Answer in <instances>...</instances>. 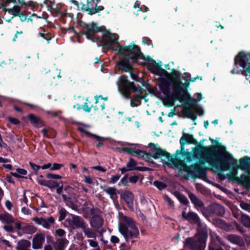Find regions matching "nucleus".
I'll return each mask as SVG.
<instances>
[{"label":"nucleus","mask_w":250,"mask_h":250,"mask_svg":"<svg viewBox=\"0 0 250 250\" xmlns=\"http://www.w3.org/2000/svg\"><path fill=\"white\" fill-rule=\"evenodd\" d=\"M185 160L190 162L198 160L199 164L195 163L189 166L188 173L194 178H201L204 180L207 179L206 169L201 167L200 165L206 163L216 169L215 172L219 177V145L202 146L197 145L192 149L191 152L185 151L183 153Z\"/></svg>","instance_id":"nucleus-1"},{"label":"nucleus","mask_w":250,"mask_h":250,"mask_svg":"<svg viewBox=\"0 0 250 250\" xmlns=\"http://www.w3.org/2000/svg\"><path fill=\"white\" fill-rule=\"evenodd\" d=\"M103 36L105 38L104 41V46L107 48H111V43H118V36L117 34L105 31ZM117 47L122 54L119 63L120 68L125 72H130L132 69V63L137 62L138 59L143 56L139 47L135 44L122 46L119 44Z\"/></svg>","instance_id":"nucleus-2"},{"label":"nucleus","mask_w":250,"mask_h":250,"mask_svg":"<svg viewBox=\"0 0 250 250\" xmlns=\"http://www.w3.org/2000/svg\"><path fill=\"white\" fill-rule=\"evenodd\" d=\"M119 230L127 243L133 244L138 237L139 231L134 221L130 217L123 216L119 224Z\"/></svg>","instance_id":"nucleus-3"},{"label":"nucleus","mask_w":250,"mask_h":250,"mask_svg":"<svg viewBox=\"0 0 250 250\" xmlns=\"http://www.w3.org/2000/svg\"><path fill=\"white\" fill-rule=\"evenodd\" d=\"M169 78L171 80L175 99L180 102L188 101L189 98V95L187 91H185L183 94H182V83L181 82L180 77L177 75H172Z\"/></svg>","instance_id":"nucleus-4"},{"label":"nucleus","mask_w":250,"mask_h":250,"mask_svg":"<svg viewBox=\"0 0 250 250\" xmlns=\"http://www.w3.org/2000/svg\"><path fill=\"white\" fill-rule=\"evenodd\" d=\"M154 66L156 67V72L155 73L161 76H167V78H162L160 80L159 86L161 90V91L164 93V94L167 97H168L170 93V82H171V80L169 78V77L172 75V74H168L166 70L160 67L157 63L154 62ZM172 75H175V74H172Z\"/></svg>","instance_id":"nucleus-5"},{"label":"nucleus","mask_w":250,"mask_h":250,"mask_svg":"<svg viewBox=\"0 0 250 250\" xmlns=\"http://www.w3.org/2000/svg\"><path fill=\"white\" fill-rule=\"evenodd\" d=\"M220 170H227L237 165V161L226 150L224 146L220 144Z\"/></svg>","instance_id":"nucleus-6"},{"label":"nucleus","mask_w":250,"mask_h":250,"mask_svg":"<svg viewBox=\"0 0 250 250\" xmlns=\"http://www.w3.org/2000/svg\"><path fill=\"white\" fill-rule=\"evenodd\" d=\"M207 236L205 233L199 234L193 238H188L185 247L191 250H204Z\"/></svg>","instance_id":"nucleus-7"},{"label":"nucleus","mask_w":250,"mask_h":250,"mask_svg":"<svg viewBox=\"0 0 250 250\" xmlns=\"http://www.w3.org/2000/svg\"><path fill=\"white\" fill-rule=\"evenodd\" d=\"M118 84L119 90L126 98L129 97L130 90H133V91L137 90V88L135 86L134 83L128 82L126 77L125 76H122L120 77Z\"/></svg>","instance_id":"nucleus-8"},{"label":"nucleus","mask_w":250,"mask_h":250,"mask_svg":"<svg viewBox=\"0 0 250 250\" xmlns=\"http://www.w3.org/2000/svg\"><path fill=\"white\" fill-rule=\"evenodd\" d=\"M96 0H87L86 4H83L82 6V9L88 12L89 15H93L98 13L104 9V6L100 5L98 6Z\"/></svg>","instance_id":"nucleus-9"},{"label":"nucleus","mask_w":250,"mask_h":250,"mask_svg":"<svg viewBox=\"0 0 250 250\" xmlns=\"http://www.w3.org/2000/svg\"><path fill=\"white\" fill-rule=\"evenodd\" d=\"M148 146L152 148V150L154 152L153 154V158L154 159L161 158L162 157H165L166 160L167 161H170L172 158L169 155V154L165 150H163L158 147L153 143H150Z\"/></svg>","instance_id":"nucleus-10"},{"label":"nucleus","mask_w":250,"mask_h":250,"mask_svg":"<svg viewBox=\"0 0 250 250\" xmlns=\"http://www.w3.org/2000/svg\"><path fill=\"white\" fill-rule=\"evenodd\" d=\"M33 221L36 224L42 225L46 229H50L51 226L53 225L55 222V218L52 216L46 218L36 217L33 218Z\"/></svg>","instance_id":"nucleus-11"},{"label":"nucleus","mask_w":250,"mask_h":250,"mask_svg":"<svg viewBox=\"0 0 250 250\" xmlns=\"http://www.w3.org/2000/svg\"><path fill=\"white\" fill-rule=\"evenodd\" d=\"M85 34L87 38L90 39L97 32L101 31L100 27H98L96 23L93 22L90 24H86L83 28Z\"/></svg>","instance_id":"nucleus-12"},{"label":"nucleus","mask_w":250,"mask_h":250,"mask_svg":"<svg viewBox=\"0 0 250 250\" xmlns=\"http://www.w3.org/2000/svg\"><path fill=\"white\" fill-rule=\"evenodd\" d=\"M45 241V235L42 233L36 234L33 239L32 247L34 249H39L42 248Z\"/></svg>","instance_id":"nucleus-13"},{"label":"nucleus","mask_w":250,"mask_h":250,"mask_svg":"<svg viewBox=\"0 0 250 250\" xmlns=\"http://www.w3.org/2000/svg\"><path fill=\"white\" fill-rule=\"evenodd\" d=\"M233 178L237 181L238 183H241L247 188H250V176L245 174H242L240 177H236L237 171L236 170L232 172Z\"/></svg>","instance_id":"nucleus-14"},{"label":"nucleus","mask_w":250,"mask_h":250,"mask_svg":"<svg viewBox=\"0 0 250 250\" xmlns=\"http://www.w3.org/2000/svg\"><path fill=\"white\" fill-rule=\"evenodd\" d=\"M182 217L185 219L188 220L190 223L197 224L198 226L201 225L199 217L194 212H190L186 213L185 211H183Z\"/></svg>","instance_id":"nucleus-15"},{"label":"nucleus","mask_w":250,"mask_h":250,"mask_svg":"<svg viewBox=\"0 0 250 250\" xmlns=\"http://www.w3.org/2000/svg\"><path fill=\"white\" fill-rule=\"evenodd\" d=\"M71 225L73 228H81L83 229L86 226V223L83 218L73 215L71 220Z\"/></svg>","instance_id":"nucleus-16"},{"label":"nucleus","mask_w":250,"mask_h":250,"mask_svg":"<svg viewBox=\"0 0 250 250\" xmlns=\"http://www.w3.org/2000/svg\"><path fill=\"white\" fill-rule=\"evenodd\" d=\"M90 225L95 229H100L104 224V219L102 216L98 215H94L90 221Z\"/></svg>","instance_id":"nucleus-17"},{"label":"nucleus","mask_w":250,"mask_h":250,"mask_svg":"<svg viewBox=\"0 0 250 250\" xmlns=\"http://www.w3.org/2000/svg\"><path fill=\"white\" fill-rule=\"evenodd\" d=\"M28 118L30 121L31 124L35 127L40 128L44 125L42 121L33 114L28 115Z\"/></svg>","instance_id":"nucleus-18"},{"label":"nucleus","mask_w":250,"mask_h":250,"mask_svg":"<svg viewBox=\"0 0 250 250\" xmlns=\"http://www.w3.org/2000/svg\"><path fill=\"white\" fill-rule=\"evenodd\" d=\"M170 161H171L173 164L180 170L187 172L188 171L189 166H188L183 161L177 159L173 160L172 159Z\"/></svg>","instance_id":"nucleus-19"},{"label":"nucleus","mask_w":250,"mask_h":250,"mask_svg":"<svg viewBox=\"0 0 250 250\" xmlns=\"http://www.w3.org/2000/svg\"><path fill=\"white\" fill-rule=\"evenodd\" d=\"M124 200L125 201L129 208H132L133 205L134 196L129 191H126L122 195Z\"/></svg>","instance_id":"nucleus-20"},{"label":"nucleus","mask_w":250,"mask_h":250,"mask_svg":"<svg viewBox=\"0 0 250 250\" xmlns=\"http://www.w3.org/2000/svg\"><path fill=\"white\" fill-rule=\"evenodd\" d=\"M67 243L68 241L66 239L59 238L53 243V245L55 250H63Z\"/></svg>","instance_id":"nucleus-21"},{"label":"nucleus","mask_w":250,"mask_h":250,"mask_svg":"<svg viewBox=\"0 0 250 250\" xmlns=\"http://www.w3.org/2000/svg\"><path fill=\"white\" fill-rule=\"evenodd\" d=\"M31 246V243L27 240H21L18 242L16 247L17 250H31L29 248Z\"/></svg>","instance_id":"nucleus-22"},{"label":"nucleus","mask_w":250,"mask_h":250,"mask_svg":"<svg viewBox=\"0 0 250 250\" xmlns=\"http://www.w3.org/2000/svg\"><path fill=\"white\" fill-rule=\"evenodd\" d=\"M83 212L87 215H92L96 214L97 212V209L94 208L91 204H84L83 208Z\"/></svg>","instance_id":"nucleus-23"},{"label":"nucleus","mask_w":250,"mask_h":250,"mask_svg":"<svg viewBox=\"0 0 250 250\" xmlns=\"http://www.w3.org/2000/svg\"><path fill=\"white\" fill-rule=\"evenodd\" d=\"M185 140L188 143L195 144L197 142L194 140L192 135L184 133L180 139V143L182 144V140Z\"/></svg>","instance_id":"nucleus-24"},{"label":"nucleus","mask_w":250,"mask_h":250,"mask_svg":"<svg viewBox=\"0 0 250 250\" xmlns=\"http://www.w3.org/2000/svg\"><path fill=\"white\" fill-rule=\"evenodd\" d=\"M182 113L187 117L195 120L196 119V115L194 114L189 107H184L182 110Z\"/></svg>","instance_id":"nucleus-25"},{"label":"nucleus","mask_w":250,"mask_h":250,"mask_svg":"<svg viewBox=\"0 0 250 250\" xmlns=\"http://www.w3.org/2000/svg\"><path fill=\"white\" fill-rule=\"evenodd\" d=\"M0 220H1L3 223H6L8 224L13 223L14 222V218L12 216L8 213L0 214Z\"/></svg>","instance_id":"nucleus-26"},{"label":"nucleus","mask_w":250,"mask_h":250,"mask_svg":"<svg viewBox=\"0 0 250 250\" xmlns=\"http://www.w3.org/2000/svg\"><path fill=\"white\" fill-rule=\"evenodd\" d=\"M84 234L88 238H95L96 237V231L93 230L90 228H86V226L83 229Z\"/></svg>","instance_id":"nucleus-27"},{"label":"nucleus","mask_w":250,"mask_h":250,"mask_svg":"<svg viewBox=\"0 0 250 250\" xmlns=\"http://www.w3.org/2000/svg\"><path fill=\"white\" fill-rule=\"evenodd\" d=\"M189 197L191 202L195 205V206L199 207H202L204 206L203 202L200 200L194 194L190 193L189 194Z\"/></svg>","instance_id":"nucleus-28"},{"label":"nucleus","mask_w":250,"mask_h":250,"mask_svg":"<svg viewBox=\"0 0 250 250\" xmlns=\"http://www.w3.org/2000/svg\"><path fill=\"white\" fill-rule=\"evenodd\" d=\"M228 240L232 243L239 245L241 243V238L235 234H231L228 236Z\"/></svg>","instance_id":"nucleus-29"},{"label":"nucleus","mask_w":250,"mask_h":250,"mask_svg":"<svg viewBox=\"0 0 250 250\" xmlns=\"http://www.w3.org/2000/svg\"><path fill=\"white\" fill-rule=\"evenodd\" d=\"M104 191L110 195L111 198L113 200V196L117 194V189L114 188L106 187L104 186L102 187Z\"/></svg>","instance_id":"nucleus-30"},{"label":"nucleus","mask_w":250,"mask_h":250,"mask_svg":"<svg viewBox=\"0 0 250 250\" xmlns=\"http://www.w3.org/2000/svg\"><path fill=\"white\" fill-rule=\"evenodd\" d=\"M139 153H140L139 156H142L146 161L149 163L152 164L154 163V162L152 160L153 155H151L150 153L145 152V151L142 150H139Z\"/></svg>","instance_id":"nucleus-31"},{"label":"nucleus","mask_w":250,"mask_h":250,"mask_svg":"<svg viewBox=\"0 0 250 250\" xmlns=\"http://www.w3.org/2000/svg\"><path fill=\"white\" fill-rule=\"evenodd\" d=\"M210 213L213 215H219V205L217 204H212L209 207Z\"/></svg>","instance_id":"nucleus-32"},{"label":"nucleus","mask_w":250,"mask_h":250,"mask_svg":"<svg viewBox=\"0 0 250 250\" xmlns=\"http://www.w3.org/2000/svg\"><path fill=\"white\" fill-rule=\"evenodd\" d=\"M6 11L12 13L15 16L21 17L20 7L18 6H15L12 8L6 9Z\"/></svg>","instance_id":"nucleus-33"},{"label":"nucleus","mask_w":250,"mask_h":250,"mask_svg":"<svg viewBox=\"0 0 250 250\" xmlns=\"http://www.w3.org/2000/svg\"><path fill=\"white\" fill-rule=\"evenodd\" d=\"M137 163L132 158H130L129 161L126 164V167L129 170H135L136 168Z\"/></svg>","instance_id":"nucleus-34"},{"label":"nucleus","mask_w":250,"mask_h":250,"mask_svg":"<svg viewBox=\"0 0 250 250\" xmlns=\"http://www.w3.org/2000/svg\"><path fill=\"white\" fill-rule=\"evenodd\" d=\"M22 230L27 233L31 234L36 232V228L32 226L28 225L22 229Z\"/></svg>","instance_id":"nucleus-35"},{"label":"nucleus","mask_w":250,"mask_h":250,"mask_svg":"<svg viewBox=\"0 0 250 250\" xmlns=\"http://www.w3.org/2000/svg\"><path fill=\"white\" fill-rule=\"evenodd\" d=\"M242 222L247 227H250V218L247 215L243 214L241 216Z\"/></svg>","instance_id":"nucleus-36"},{"label":"nucleus","mask_w":250,"mask_h":250,"mask_svg":"<svg viewBox=\"0 0 250 250\" xmlns=\"http://www.w3.org/2000/svg\"><path fill=\"white\" fill-rule=\"evenodd\" d=\"M45 186L48 187L50 188H55L59 187V184L54 181L49 180L47 181Z\"/></svg>","instance_id":"nucleus-37"},{"label":"nucleus","mask_w":250,"mask_h":250,"mask_svg":"<svg viewBox=\"0 0 250 250\" xmlns=\"http://www.w3.org/2000/svg\"><path fill=\"white\" fill-rule=\"evenodd\" d=\"M153 184L160 190L163 189L167 187L166 184L158 181H154Z\"/></svg>","instance_id":"nucleus-38"},{"label":"nucleus","mask_w":250,"mask_h":250,"mask_svg":"<svg viewBox=\"0 0 250 250\" xmlns=\"http://www.w3.org/2000/svg\"><path fill=\"white\" fill-rule=\"evenodd\" d=\"M41 30L42 32H40L39 34L40 36L43 38L45 40H46L48 42H49L50 40H51V36L48 33L45 34V31L43 28H41Z\"/></svg>","instance_id":"nucleus-39"},{"label":"nucleus","mask_w":250,"mask_h":250,"mask_svg":"<svg viewBox=\"0 0 250 250\" xmlns=\"http://www.w3.org/2000/svg\"><path fill=\"white\" fill-rule=\"evenodd\" d=\"M177 198L179 200V201L181 202V203L186 205L188 203V200L187 198L184 195L179 193L177 195Z\"/></svg>","instance_id":"nucleus-40"},{"label":"nucleus","mask_w":250,"mask_h":250,"mask_svg":"<svg viewBox=\"0 0 250 250\" xmlns=\"http://www.w3.org/2000/svg\"><path fill=\"white\" fill-rule=\"evenodd\" d=\"M125 151H126L127 152H128L129 154H136L138 155V156H139V153H139V151L140 150L139 149H136L135 148H125Z\"/></svg>","instance_id":"nucleus-41"},{"label":"nucleus","mask_w":250,"mask_h":250,"mask_svg":"<svg viewBox=\"0 0 250 250\" xmlns=\"http://www.w3.org/2000/svg\"><path fill=\"white\" fill-rule=\"evenodd\" d=\"M59 213L60 215L59 221H62L65 218L66 215V211L64 208H62L59 210Z\"/></svg>","instance_id":"nucleus-42"},{"label":"nucleus","mask_w":250,"mask_h":250,"mask_svg":"<svg viewBox=\"0 0 250 250\" xmlns=\"http://www.w3.org/2000/svg\"><path fill=\"white\" fill-rule=\"evenodd\" d=\"M46 177L50 179H61L62 176L59 175L54 174L53 173H48Z\"/></svg>","instance_id":"nucleus-43"},{"label":"nucleus","mask_w":250,"mask_h":250,"mask_svg":"<svg viewBox=\"0 0 250 250\" xmlns=\"http://www.w3.org/2000/svg\"><path fill=\"white\" fill-rule=\"evenodd\" d=\"M88 242H89V244L91 247L96 248H99L98 244L96 241L92 239H89L88 240Z\"/></svg>","instance_id":"nucleus-44"},{"label":"nucleus","mask_w":250,"mask_h":250,"mask_svg":"<svg viewBox=\"0 0 250 250\" xmlns=\"http://www.w3.org/2000/svg\"><path fill=\"white\" fill-rule=\"evenodd\" d=\"M29 165L30 167L35 170L36 172H37L38 170L41 168V167L37 165L34 163H32L31 162L29 163Z\"/></svg>","instance_id":"nucleus-45"},{"label":"nucleus","mask_w":250,"mask_h":250,"mask_svg":"<svg viewBox=\"0 0 250 250\" xmlns=\"http://www.w3.org/2000/svg\"><path fill=\"white\" fill-rule=\"evenodd\" d=\"M62 167V165L54 163L53 164L52 167H51V170L59 169Z\"/></svg>","instance_id":"nucleus-46"},{"label":"nucleus","mask_w":250,"mask_h":250,"mask_svg":"<svg viewBox=\"0 0 250 250\" xmlns=\"http://www.w3.org/2000/svg\"><path fill=\"white\" fill-rule=\"evenodd\" d=\"M55 232L59 236H62L65 233V231L62 229H56Z\"/></svg>","instance_id":"nucleus-47"},{"label":"nucleus","mask_w":250,"mask_h":250,"mask_svg":"<svg viewBox=\"0 0 250 250\" xmlns=\"http://www.w3.org/2000/svg\"><path fill=\"white\" fill-rule=\"evenodd\" d=\"M3 229L7 232H12L14 231V228L11 226L5 225L3 226Z\"/></svg>","instance_id":"nucleus-48"},{"label":"nucleus","mask_w":250,"mask_h":250,"mask_svg":"<svg viewBox=\"0 0 250 250\" xmlns=\"http://www.w3.org/2000/svg\"><path fill=\"white\" fill-rule=\"evenodd\" d=\"M138 180V177L137 176H132L129 178V181L130 183H136Z\"/></svg>","instance_id":"nucleus-49"},{"label":"nucleus","mask_w":250,"mask_h":250,"mask_svg":"<svg viewBox=\"0 0 250 250\" xmlns=\"http://www.w3.org/2000/svg\"><path fill=\"white\" fill-rule=\"evenodd\" d=\"M9 121L14 125H17L20 123L19 120L16 118L9 117L8 118Z\"/></svg>","instance_id":"nucleus-50"},{"label":"nucleus","mask_w":250,"mask_h":250,"mask_svg":"<svg viewBox=\"0 0 250 250\" xmlns=\"http://www.w3.org/2000/svg\"><path fill=\"white\" fill-rule=\"evenodd\" d=\"M120 178V175H116L113 176L111 178V182L113 183H116Z\"/></svg>","instance_id":"nucleus-51"},{"label":"nucleus","mask_w":250,"mask_h":250,"mask_svg":"<svg viewBox=\"0 0 250 250\" xmlns=\"http://www.w3.org/2000/svg\"><path fill=\"white\" fill-rule=\"evenodd\" d=\"M84 181L85 183L89 184H92L93 182L92 179L89 176H84Z\"/></svg>","instance_id":"nucleus-52"},{"label":"nucleus","mask_w":250,"mask_h":250,"mask_svg":"<svg viewBox=\"0 0 250 250\" xmlns=\"http://www.w3.org/2000/svg\"><path fill=\"white\" fill-rule=\"evenodd\" d=\"M0 241L1 242H2L3 244L6 245L9 248H12V247L11 245L10 244V242L8 241H7V240H6L5 239H4L3 238H0Z\"/></svg>","instance_id":"nucleus-53"},{"label":"nucleus","mask_w":250,"mask_h":250,"mask_svg":"<svg viewBox=\"0 0 250 250\" xmlns=\"http://www.w3.org/2000/svg\"><path fill=\"white\" fill-rule=\"evenodd\" d=\"M121 182L122 184L125 185H128V182H127V175H125L121 180Z\"/></svg>","instance_id":"nucleus-54"},{"label":"nucleus","mask_w":250,"mask_h":250,"mask_svg":"<svg viewBox=\"0 0 250 250\" xmlns=\"http://www.w3.org/2000/svg\"><path fill=\"white\" fill-rule=\"evenodd\" d=\"M17 171L19 174H20V175H26L27 174V171L22 168H18L17 169Z\"/></svg>","instance_id":"nucleus-55"},{"label":"nucleus","mask_w":250,"mask_h":250,"mask_svg":"<svg viewBox=\"0 0 250 250\" xmlns=\"http://www.w3.org/2000/svg\"><path fill=\"white\" fill-rule=\"evenodd\" d=\"M110 240L112 243L114 244L118 243L119 242V239L116 236H112Z\"/></svg>","instance_id":"nucleus-56"},{"label":"nucleus","mask_w":250,"mask_h":250,"mask_svg":"<svg viewBox=\"0 0 250 250\" xmlns=\"http://www.w3.org/2000/svg\"><path fill=\"white\" fill-rule=\"evenodd\" d=\"M92 168L94 169L101 171L103 172H104L106 171V169L104 168L101 166H95V167H92Z\"/></svg>","instance_id":"nucleus-57"},{"label":"nucleus","mask_w":250,"mask_h":250,"mask_svg":"<svg viewBox=\"0 0 250 250\" xmlns=\"http://www.w3.org/2000/svg\"><path fill=\"white\" fill-rule=\"evenodd\" d=\"M91 107H89L87 103H84L83 106V109L86 112H89L91 110Z\"/></svg>","instance_id":"nucleus-58"},{"label":"nucleus","mask_w":250,"mask_h":250,"mask_svg":"<svg viewBox=\"0 0 250 250\" xmlns=\"http://www.w3.org/2000/svg\"><path fill=\"white\" fill-rule=\"evenodd\" d=\"M5 206H6V208H8V209L11 210L13 205L10 201L7 200L5 202Z\"/></svg>","instance_id":"nucleus-59"},{"label":"nucleus","mask_w":250,"mask_h":250,"mask_svg":"<svg viewBox=\"0 0 250 250\" xmlns=\"http://www.w3.org/2000/svg\"><path fill=\"white\" fill-rule=\"evenodd\" d=\"M241 207L242 208H243L245 210L249 211V209L250 208V206L245 203H242L241 204Z\"/></svg>","instance_id":"nucleus-60"},{"label":"nucleus","mask_w":250,"mask_h":250,"mask_svg":"<svg viewBox=\"0 0 250 250\" xmlns=\"http://www.w3.org/2000/svg\"><path fill=\"white\" fill-rule=\"evenodd\" d=\"M66 204L71 207L72 208H74L75 206L74 204L72 203L71 200V198H70L69 199H68L66 202H65Z\"/></svg>","instance_id":"nucleus-61"},{"label":"nucleus","mask_w":250,"mask_h":250,"mask_svg":"<svg viewBox=\"0 0 250 250\" xmlns=\"http://www.w3.org/2000/svg\"><path fill=\"white\" fill-rule=\"evenodd\" d=\"M22 212L25 214H29L30 213V210L29 208L23 207L22 208Z\"/></svg>","instance_id":"nucleus-62"},{"label":"nucleus","mask_w":250,"mask_h":250,"mask_svg":"<svg viewBox=\"0 0 250 250\" xmlns=\"http://www.w3.org/2000/svg\"><path fill=\"white\" fill-rule=\"evenodd\" d=\"M165 199H166V201H167V202L168 203L169 206L172 207L173 206V202L168 196H166L165 197Z\"/></svg>","instance_id":"nucleus-63"},{"label":"nucleus","mask_w":250,"mask_h":250,"mask_svg":"<svg viewBox=\"0 0 250 250\" xmlns=\"http://www.w3.org/2000/svg\"><path fill=\"white\" fill-rule=\"evenodd\" d=\"M149 168L146 167H137L135 168V170L143 171L148 170Z\"/></svg>","instance_id":"nucleus-64"}]
</instances>
